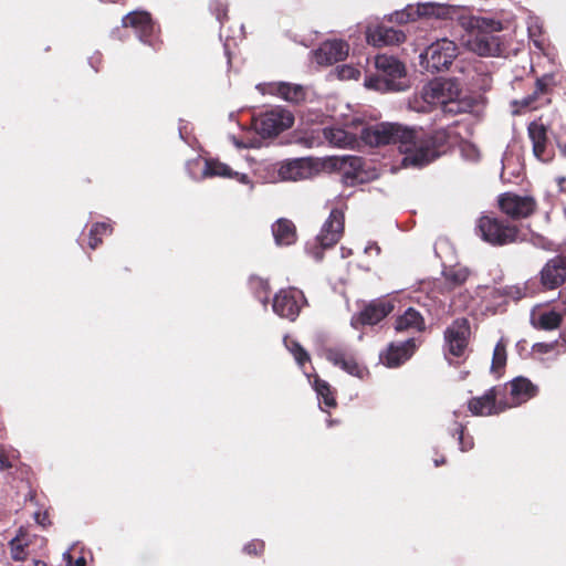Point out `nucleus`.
<instances>
[{"instance_id": "nucleus-54", "label": "nucleus", "mask_w": 566, "mask_h": 566, "mask_svg": "<svg viewBox=\"0 0 566 566\" xmlns=\"http://www.w3.org/2000/svg\"><path fill=\"white\" fill-rule=\"evenodd\" d=\"M534 44H535L536 46H538V48H541V46H542V43H541V41H538V40H534Z\"/></svg>"}, {"instance_id": "nucleus-48", "label": "nucleus", "mask_w": 566, "mask_h": 566, "mask_svg": "<svg viewBox=\"0 0 566 566\" xmlns=\"http://www.w3.org/2000/svg\"><path fill=\"white\" fill-rule=\"evenodd\" d=\"M232 175L233 176L231 178H237L242 184H249L250 182L249 177L245 174H239V172H233L232 171Z\"/></svg>"}, {"instance_id": "nucleus-56", "label": "nucleus", "mask_w": 566, "mask_h": 566, "mask_svg": "<svg viewBox=\"0 0 566 566\" xmlns=\"http://www.w3.org/2000/svg\"><path fill=\"white\" fill-rule=\"evenodd\" d=\"M2 452V450H0V453Z\"/></svg>"}, {"instance_id": "nucleus-25", "label": "nucleus", "mask_w": 566, "mask_h": 566, "mask_svg": "<svg viewBox=\"0 0 566 566\" xmlns=\"http://www.w3.org/2000/svg\"><path fill=\"white\" fill-rule=\"evenodd\" d=\"M537 388L528 379L517 377L510 384V392L514 405H520L536 395Z\"/></svg>"}, {"instance_id": "nucleus-18", "label": "nucleus", "mask_w": 566, "mask_h": 566, "mask_svg": "<svg viewBox=\"0 0 566 566\" xmlns=\"http://www.w3.org/2000/svg\"><path fill=\"white\" fill-rule=\"evenodd\" d=\"M469 409L475 416H489L504 410L496 406V389L491 388L482 397L472 398L469 401Z\"/></svg>"}, {"instance_id": "nucleus-36", "label": "nucleus", "mask_w": 566, "mask_h": 566, "mask_svg": "<svg viewBox=\"0 0 566 566\" xmlns=\"http://www.w3.org/2000/svg\"><path fill=\"white\" fill-rule=\"evenodd\" d=\"M27 543L19 536L14 537L10 542V548H11V556L14 560H24L27 558V552H25Z\"/></svg>"}, {"instance_id": "nucleus-19", "label": "nucleus", "mask_w": 566, "mask_h": 566, "mask_svg": "<svg viewBox=\"0 0 566 566\" xmlns=\"http://www.w3.org/2000/svg\"><path fill=\"white\" fill-rule=\"evenodd\" d=\"M323 136L332 146L339 148H355L358 144L357 135L355 133L345 130L337 126L323 128Z\"/></svg>"}, {"instance_id": "nucleus-7", "label": "nucleus", "mask_w": 566, "mask_h": 566, "mask_svg": "<svg viewBox=\"0 0 566 566\" xmlns=\"http://www.w3.org/2000/svg\"><path fill=\"white\" fill-rule=\"evenodd\" d=\"M293 123L294 117L291 112L275 107L255 118L254 128L262 137H273L292 127Z\"/></svg>"}, {"instance_id": "nucleus-52", "label": "nucleus", "mask_w": 566, "mask_h": 566, "mask_svg": "<svg viewBox=\"0 0 566 566\" xmlns=\"http://www.w3.org/2000/svg\"><path fill=\"white\" fill-rule=\"evenodd\" d=\"M34 566H46V564L44 562H41V560H35L34 562Z\"/></svg>"}, {"instance_id": "nucleus-8", "label": "nucleus", "mask_w": 566, "mask_h": 566, "mask_svg": "<svg viewBox=\"0 0 566 566\" xmlns=\"http://www.w3.org/2000/svg\"><path fill=\"white\" fill-rule=\"evenodd\" d=\"M470 335V325L468 319H455L444 332L446 339V358L451 364L450 355L461 357L468 346V338Z\"/></svg>"}, {"instance_id": "nucleus-55", "label": "nucleus", "mask_w": 566, "mask_h": 566, "mask_svg": "<svg viewBox=\"0 0 566 566\" xmlns=\"http://www.w3.org/2000/svg\"><path fill=\"white\" fill-rule=\"evenodd\" d=\"M266 300H268V297H266V295H265V296H264V298H262V302L265 304V303H266Z\"/></svg>"}, {"instance_id": "nucleus-20", "label": "nucleus", "mask_w": 566, "mask_h": 566, "mask_svg": "<svg viewBox=\"0 0 566 566\" xmlns=\"http://www.w3.org/2000/svg\"><path fill=\"white\" fill-rule=\"evenodd\" d=\"M392 310L394 305L389 301H374L360 312V322L366 325H375L385 318Z\"/></svg>"}, {"instance_id": "nucleus-3", "label": "nucleus", "mask_w": 566, "mask_h": 566, "mask_svg": "<svg viewBox=\"0 0 566 566\" xmlns=\"http://www.w3.org/2000/svg\"><path fill=\"white\" fill-rule=\"evenodd\" d=\"M377 74L365 80V85L377 91L400 92L408 87L406 69L397 59L377 55L375 59Z\"/></svg>"}, {"instance_id": "nucleus-1", "label": "nucleus", "mask_w": 566, "mask_h": 566, "mask_svg": "<svg viewBox=\"0 0 566 566\" xmlns=\"http://www.w3.org/2000/svg\"><path fill=\"white\" fill-rule=\"evenodd\" d=\"M360 139L371 147L387 144H398L399 150L405 154L403 166L421 167L438 157L431 139L423 130H416L396 123H379L364 126Z\"/></svg>"}, {"instance_id": "nucleus-39", "label": "nucleus", "mask_w": 566, "mask_h": 566, "mask_svg": "<svg viewBox=\"0 0 566 566\" xmlns=\"http://www.w3.org/2000/svg\"><path fill=\"white\" fill-rule=\"evenodd\" d=\"M369 44L380 46L382 44H399L402 38H366Z\"/></svg>"}, {"instance_id": "nucleus-26", "label": "nucleus", "mask_w": 566, "mask_h": 566, "mask_svg": "<svg viewBox=\"0 0 566 566\" xmlns=\"http://www.w3.org/2000/svg\"><path fill=\"white\" fill-rule=\"evenodd\" d=\"M272 232L279 245H290L296 239L295 226L287 219H279L273 224Z\"/></svg>"}, {"instance_id": "nucleus-6", "label": "nucleus", "mask_w": 566, "mask_h": 566, "mask_svg": "<svg viewBox=\"0 0 566 566\" xmlns=\"http://www.w3.org/2000/svg\"><path fill=\"white\" fill-rule=\"evenodd\" d=\"M458 55V46L449 38H437L420 53L421 65L432 73L447 70Z\"/></svg>"}, {"instance_id": "nucleus-35", "label": "nucleus", "mask_w": 566, "mask_h": 566, "mask_svg": "<svg viewBox=\"0 0 566 566\" xmlns=\"http://www.w3.org/2000/svg\"><path fill=\"white\" fill-rule=\"evenodd\" d=\"M284 343H285V346L287 347V349L293 354V356L295 357L296 361L300 365H303L304 363H306L310 359L306 350L296 340L290 339L286 337L284 339Z\"/></svg>"}, {"instance_id": "nucleus-32", "label": "nucleus", "mask_w": 566, "mask_h": 566, "mask_svg": "<svg viewBox=\"0 0 566 566\" xmlns=\"http://www.w3.org/2000/svg\"><path fill=\"white\" fill-rule=\"evenodd\" d=\"M205 176L209 177H232V170L226 164L209 160L206 163Z\"/></svg>"}, {"instance_id": "nucleus-31", "label": "nucleus", "mask_w": 566, "mask_h": 566, "mask_svg": "<svg viewBox=\"0 0 566 566\" xmlns=\"http://www.w3.org/2000/svg\"><path fill=\"white\" fill-rule=\"evenodd\" d=\"M560 322H562V316L559 313H557L555 311H548V312L541 313L537 317L536 323H534V324L538 328L549 331V329L557 328L559 326Z\"/></svg>"}, {"instance_id": "nucleus-12", "label": "nucleus", "mask_w": 566, "mask_h": 566, "mask_svg": "<svg viewBox=\"0 0 566 566\" xmlns=\"http://www.w3.org/2000/svg\"><path fill=\"white\" fill-rule=\"evenodd\" d=\"M461 95L458 82L453 80H437L423 90V98L427 103L440 106L448 103L454 96Z\"/></svg>"}, {"instance_id": "nucleus-47", "label": "nucleus", "mask_w": 566, "mask_h": 566, "mask_svg": "<svg viewBox=\"0 0 566 566\" xmlns=\"http://www.w3.org/2000/svg\"><path fill=\"white\" fill-rule=\"evenodd\" d=\"M509 294L515 300H520L525 295L518 286L511 287Z\"/></svg>"}, {"instance_id": "nucleus-30", "label": "nucleus", "mask_w": 566, "mask_h": 566, "mask_svg": "<svg viewBox=\"0 0 566 566\" xmlns=\"http://www.w3.org/2000/svg\"><path fill=\"white\" fill-rule=\"evenodd\" d=\"M472 108V103L470 99L461 98L459 96H454L448 103L444 102L442 106V112L446 114L458 115L462 113H468Z\"/></svg>"}, {"instance_id": "nucleus-33", "label": "nucleus", "mask_w": 566, "mask_h": 566, "mask_svg": "<svg viewBox=\"0 0 566 566\" xmlns=\"http://www.w3.org/2000/svg\"><path fill=\"white\" fill-rule=\"evenodd\" d=\"M506 364V346L503 340L497 342L493 350V359L491 370L492 373H499Z\"/></svg>"}, {"instance_id": "nucleus-11", "label": "nucleus", "mask_w": 566, "mask_h": 566, "mask_svg": "<svg viewBox=\"0 0 566 566\" xmlns=\"http://www.w3.org/2000/svg\"><path fill=\"white\" fill-rule=\"evenodd\" d=\"M304 300L303 293L296 289L281 290L273 300V311L281 317L294 321L301 310L300 302Z\"/></svg>"}, {"instance_id": "nucleus-38", "label": "nucleus", "mask_w": 566, "mask_h": 566, "mask_svg": "<svg viewBox=\"0 0 566 566\" xmlns=\"http://www.w3.org/2000/svg\"><path fill=\"white\" fill-rule=\"evenodd\" d=\"M108 229V224L106 223H96L92 229L90 233V241L88 244L92 249H96L98 244L101 243V239L97 237L101 233L106 232Z\"/></svg>"}, {"instance_id": "nucleus-24", "label": "nucleus", "mask_w": 566, "mask_h": 566, "mask_svg": "<svg viewBox=\"0 0 566 566\" xmlns=\"http://www.w3.org/2000/svg\"><path fill=\"white\" fill-rule=\"evenodd\" d=\"M124 27H132L136 32L151 34L156 32L151 17L146 11L130 12L123 18Z\"/></svg>"}, {"instance_id": "nucleus-9", "label": "nucleus", "mask_w": 566, "mask_h": 566, "mask_svg": "<svg viewBox=\"0 0 566 566\" xmlns=\"http://www.w3.org/2000/svg\"><path fill=\"white\" fill-rule=\"evenodd\" d=\"M349 52V45L340 38L327 39L312 52L313 60L318 65H332L344 60Z\"/></svg>"}, {"instance_id": "nucleus-46", "label": "nucleus", "mask_w": 566, "mask_h": 566, "mask_svg": "<svg viewBox=\"0 0 566 566\" xmlns=\"http://www.w3.org/2000/svg\"><path fill=\"white\" fill-rule=\"evenodd\" d=\"M455 432L459 434V441L461 444V450L465 451L471 448V444H464L463 442V427L461 424H457Z\"/></svg>"}, {"instance_id": "nucleus-43", "label": "nucleus", "mask_w": 566, "mask_h": 566, "mask_svg": "<svg viewBox=\"0 0 566 566\" xmlns=\"http://www.w3.org/2000/svg\"><path fill=\"white\" fill-rule=\"evenodd\" d=\"M544 32L537 20H531L528 24V35H541Z\"/></svg>"}, {"instance_id": "nucleus-14", "label": "nucleus", "mask_w": 566, "mask_h": 566, "mask_svg": "<svg viewBox=\"0 0 566 566\" xmlns=\"http://www.w3.org/2000/svg\"><path fill=\"white\" fill-rule=\"evenodd\" d=\"M325 358L333 365L340 367L343 370L358 377L360 379L367 374V370L361 367L355 356L343 347H329L324 349Z\"/></svg>"}, {"instance_id": "nucleus-40", "label": "nucleus", "mask_w": 566, "mask_h": 566, "mask_svg": "<svg viewBox=\"0 0 566 566\" xmlns=\"http://www.w3.org/2000/svg\"><path fill=\"white\" fill-rule=\"evenodd\" d=\"M264 548V543L261 541H253L244 546V552L250 555H258Z\"/></svg>"}, {"instance_id": "nucleus-2", "label": "nucleus", "mask_w": 566, "mask_h": 566, "mask_svg": "<svg viewBox=\"0 0 566 566\" xmlns=\"http://www.w3.org/2000/svg\"><path fill=\"white\" fill-rule=\"evenodd\" d=\"M447 10L443 4L437 2H421L417 4H408L405 9L394 12L388 20H379L378 18L369 19L365 25V35H403L401 31H396L388 23L405 24L421 18H442Z\"/></svg>"}, {"instance_id": "nucleus-42", "label": "nucleus", "mask_w": 566, "mask_h": 566, "mask_svg": "<svg viewBox=\"0 0 566 566\" xmlns=\"http://www.w3.org/2000/svg\"><path fill=\"white\" fill-rule=\"evenodd\" d=\"M250 283H251L253 289L262 290L265 293L269 290V283L265 280H263V279L251 277Z\"/></svg>"}, {"instance_id": "nucleus-44", "label": "nucleus", "mask_w": 566, "mask_h": 566, "mask_svg": "<svg viewBox=\"0 0 566 566\" xmlns=\"http://www.w3.org/2000/svg\"><path fill=\"white\" fill-rule=\"evenodd\" d=\"M12 468V463L10 461V459L8 458V455L4 454V452L2 451L0 453V470L3 471V470H8Z\"/></svg>"}, {"instance_id": "nucleus-37", "label": "nucleus", "mask_w": 566, "mask_h": 566, "mask_svg": "<svg viewBox=\"0 0 566 566\" xmlns=\"http://www.w3.org/2000/svg\"><path fill=\"white\" fill-rule=\"evenodd\" d=\"M337 74L340 80H359L361 72L352 65H342L337 67Z\"/></svg>"}, {"instance_id": "nucleus-28", "label": "nucleus", "mask_w": 566, "mask_h": 566, "mask_svg": "<svg viewBox=\"0 0 566 566\" xmlns=\"http://www.w3.org/2000/svg\"><path fill=\"white\" fill-rule=\"evenodd\" d=\"M442 274L448 291H452L465 283L470 272L467 268L457 265L444 269Z\"/></svg>"}, {"instance_id": "nucleus-22", "label": "nucleus", "mask_w": 566, "mask_h": 566, "mask_svg": "<svg viewBox=\"0 0 566 566\" xmlns=\"http://www.w3.org/2000/svg\"><path fill=\"white\" fill-rule=\"evenodd\" d=\"M467 45L481 56H499L503 52L500 38H468Z\"/></svg>"}, {"instance_id": "nucleus-21", "label": "nucleus", "mask_w": 566, "mask_h": 566, "mask_svg": "<svg viewBox=\"0 0 566 566\" xmlns=\"http://www.w3.org/2000/svg\"><path fill=\"white\" fill-rule=\"evenodd\" d=\"M415 348L416 343L413 338H409L399 345L391 344L385 357V364L388 367H398L407 359H409Z\"/></svg>"}, {"instance_id": "nucleus-10", "label": "nucleus", "mask_w": 566, "mask_h": 566, "mask_svg": "<svg viewBox=\"0 0 566 566\" xmlns=\"http://www.w3.org/2000/svg\"><path fill=\"white\" fill-rule=\"evenodd\" d=\"M499 206L501 211L512 219H522L534 212L536 202L532 197L507 192L500 197Z\"/></svg>"}, {"instance_id": "nucleus-53", "label": "nucleus", "mask_w": 566, "mask_h": 566, "mask_svg": "<svg viewBox=\"0 0 566 566\" xmlns=\"http://www.w3.org/2000/svg\"><path fill=\"white\" fill-rule=\"evenodd\" d=\"M441 463H444V459L434 461L436 467H439Z\"/></svg>"}, {"instance_id": "nucleus-34", "label": "nucleus", "mask_w": 566, "mask_h": 566, "mask_svg": "<svg viewBox=\"0 0 566 566\" xmlns=\"http://www.w3.org/2000/svg\"><path fill=\"white\" fill-rule=\"evenodd\" d=\"M315 390L317 395L323 398L324 403L327 407H334L336 405V401L332 395L331 387L328 382L325 380L316 379L315 380Z\"/></svg>"}, {"instance_id": "nucleus-17", "label": "nucleus", "mask_w": 566, "mask_h": 566, "mask_svg": "<svg viewBox=\"0 0 566 566\" xmlns=\"http://www.w3.org/2000/svg\"><path fill=\"white\" fill-rule=\"evenodd\" d=\"M333 166L343 171L344 177L348 180L361 181V168H363V158L357 156H335L331 158Z\"/></svg>"}, {"instance_id": "nucleus-15", "label": "nucleus", "mask_w": 566, "mask_h": 566, "mask_svg": "<svg viewBox=\"0 0 566 566\" xmlns=\"http://www.w3.org/2000/svg\"><path fill=\"white\" fill-rule=\"evenodd\" d=\"M541 281L544 287L553 290L566 281V258L551 259L541 271Z\"/></svg>"}, {"instance_id": "nucleus-50", "label": "nucleus", "mask_w": 566, "mask_h": 566, "mask_svg": "<svg viewBox=\"0 0 566 566\" xmlns=\"http://www.w3.org/2000/svg\"><path fill=\"white\" fill-rule=\"evenodd\" d=\"M532 102H533V97H532V96H530V97H527V98H525V99L523 101V105H524V106H531V105H532Z\"/></svg>"}, {"instance_id": "nucleus-27", "label": "nucleus", "mask_w": 566, "mask_h": 566, "mask_svg": "<svg viewBox=\"0 0 566 566\" xmlns=\"http://www.w3.org/2000/svg\"><path fill=\"white\" fill-rule=\"evenodd\" d=\"M424 328V319L418 311L409 307L403 315L399 316L396 321V329L401 331H417L420 332Z\"/></svg>"}, {"instance_id": "nucleus-45", "label": "nucleus", "mask_w": 566, "mask_h": 566, "mask_svg": "<svg viewBox=\"0 0 566 566\" xmlns=\"http://www.w3.org/2000/svg\"><path fill=\"white\" fill-rule=\"evenodd\" d=\"M64 557L67 559V566H85L86 562L83 557L77 558L75 562H72V557L70 553H65Z\"/></svg>"}, {"instance_id": "nucleus-5", "label": "nucleus", "mask_w": 566, "mask_h": 566, "mask_svg": "<svg viewBox=\"0 0 566 566\" xmlns=\"http://www.w3.org/2000/svg\"><path fill=\"white\" fill-rule=\"evenodd\" d=\"M343 232L344 213L338 209H333L314 242L307 244V253L316 261H322L324 250L333 248L340 240Z\"/></svg>"}, {"instance_id": "nucleus-41", "label": "nucleus", "mask_w": 566, "mask_h": 566, "mask_svg": "<svg viewBox=\"0 0 566 566\" xmlns=\"http://www.w3.org/2000/svg\"><path fill=\"white\" fill-rule=\"evenodd\" d=\"M551 81H552V76H543L542 78H538L536 81V91H535V94L537 93H546L547 92V88L551 84Z\"/></svg>"}, {"instance_id": "nucleus-16", "label": "nucleus", "mask_w": 566, "mask_h": 566, "mask_svg": "<svg viewBox=\"0 0 566 566\" xmlns=\"http://www.w3.org/2000/svg\"><path fill=\"white\" fill-rule=\"evenodd\" d=\"M314 168L308 159L296 158L281 164L279 176L282 180L298 181L313 176Z\"/></svg>"}, {"instance_id": "nucleus-4", "label": "nucleus", "mask_w": 566, "mask_h": 566, "mask_svg": "<svg viewBox=\"0 0 566 566\" xmlns=\"http://www.w3.org/2000/svg\"><path fill=\"white\" fill-rule=\"evenodd\" d=\"M476 231L483 241L495 247L511 244L518 240L517 227L492 214H484L479 218Z\"/></svg>"}, {"instance_id": "nucleus-13", "label": "nucleus", "mask_w": 566, "mask_h": 566, "mask_svg": "<svg viewBox=\"0 0 566 566\" xmlns=\"http://www.w3.org/2000/svg\"><path fill=\"white\" fill-rule=\"evenodd\" d=\"M527 132L533 144L534 156L543 163L551 161L554 157V148L548 142L546 126L539 122H532Z\"/></svg>"}, {"instance_id": "nucleus-23", "label": "nucleus", "mask_w": 566, "mask_h": 566, "mask_svg": "<svg viewBox=\"0 0 566 566\" xmlns=\"http://www.w3.org/2000/svg\"><path fill=\"white\" fill-rule=\"evenodd\" d=\"M462 25L467 31L471 33L476 32L478 35L502 31V24L500 21L485 17L465 18L462 20Z\"/></svg>"}, {"instance_id": "nucleus-51", "label": "nucleus", "mask_w": 566, "mask_h": 566, "mask_svg": "<svg viewBox=\"0 0 566 566\" xmlns=\"http://www.w3.org/2000/svg\"><path fill=\"white\" fill-rule=\"evenodd\" d=\"M559 150H560L562 155L566 157V144L559 145Z\"/></svg>"}, {"instance_id": "nucleus-49", "label": "nucleus", "mask_w": 566, "mask_h": 566, "mask_svg": "<svg viewBox=\"0 0 566 566\" xmlns=\"http://www.w3.org/2000/svg\"><path fill=\"white\" fill-rule=\"evenodd\" d=\"M371 251H375L376 254L378 255L380 253V248L376 243H373V244L366 247V249H365L366 253H370Z\"/></svg>"}, {"instance_id": "nucleus-29", "label": "nucleus", "mask_w": 566, "mask_h": 566, "mask_svg": "<svg viewBox=\"0 0 566 566\" xmlns=\"http://www.w3.org/2000/svg\"><path fill=\"white\" fill-rule=\"evenodd\" d=\"M276 92L284 99L294 103L303 101L305 97L304 88L296 84L279 83L276 84Z\"/></svg>"}]
</instances>
